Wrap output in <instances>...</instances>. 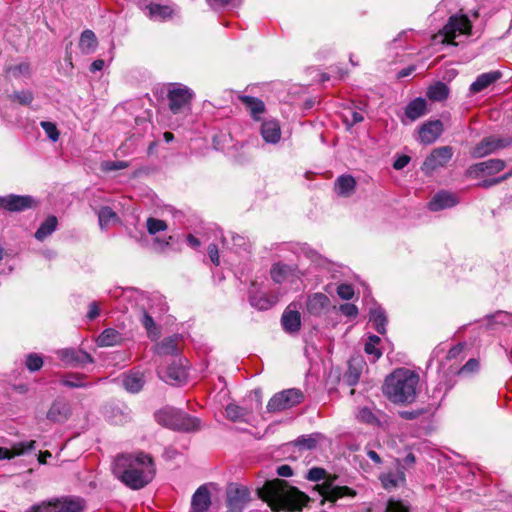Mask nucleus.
<instances>
[{
  "label": "nucleus",
  "mask_w": 512,
  "mask_h": 512,
  "mask_svg": "<svg viewBox=\"0 0 512 512\" xmlns=\"http://www.w3.org/2000/svg\"><path fill=\"white\" fill-rule=\"evenodd\" d=\"M112 472L127 487L138 490L152 481L155 467L148 454L138 452L117 456L113 462Z\"/></svg>",
  "instance_id": "1"
},
{
  "label": "nucleus",
  "mask_w": 512,
  "mask_h": 512,
  "mask_svg": "<svg viewBox=\"0 0 512 512\" xmlns=\"http://www.w3.org/2000/svg\"><path fill=\"white\" fill-rule=\"evenodd\" d=\"M258 494L274 511H298L309 501L305 493L280 479L266 481Z\"/></svg>",
  "instance_id": "2"
},
{
  "label": "nucleus",
  "mask_w": 512,
  "mask_h": 512,
  "mask_svg": "<svg viewBox=\"0 0 512 512\" xmlns=\"http://www.w3.org/2000/svg\"><path fill=\"white\" fill-rule=\"evenodd\" d=\"M419 375L399 368L386 377L383 392L393 403H411L416 397Z\"/></svg>",
  "instance_id": "3"
},
{
  "label": "nucleus",
  "mask_w": 512,
  "mask_h": 512,
  "mask_svg": "<svg viewBox=\"0 0 512 512\" xmlns=\"http://www.w3.org/2000/svg\"><path fill=\"white\" fill-rule=\"evenodd\" d=\"M306 478L313 482L324 480L322 484L316 486L320 495L327 501L335 502L343 497H355L356 491L348 486H338L334 484L336 477L327 476L325 469L313 467L308 471Z\"/></svg>",
  "instance_id": "4"
},
{
  "label": "nucleus",
  "mask_w": 512,
  "mask_h": 512,
  "mask_svg": "<svg viewBox=\"0 0 512 512\" xmlns=\"http://www.w3.org/2000/svg\"><path fill=\"white\" fill-rule=\"evenodd\" d=\"M155 417L158 423L173 430L190 432L198 430L200 426L197 418L172 407L161 409Z\"/></svg>",
  "instance_id": "5"
},
{
  "label": "nucleus",
  "mask_w": 512,
  "mask_h": 512,
  "mask_svg": "<svg viewBox=\"0 0 512 512\" xmlns=\"http://www.w3.org/2000/svg\"><path fill=\"white\" fill-rule=\"evenodd\" d=\"M84 501L80 498H63L42 502L32 506L27 512H82Z\"/></svg>",
  "instance_id": "6"
},
{
  "label": "nucleus",
  "mask_w": 512,
  "mask_h": 512,
  "mask_svg": "<svg viewBox=\"0 0 512 512\" xmlns=\"http://www.w3.org/2000/svg\"><path fill=\"white\" fill-rule=\"evenodd\" d=\"M303 400V393L299 389H287L276 393L267 404L268 412H280L290 409Z\"/></svg>",
  "instance_id": "7"
},
{
  "label": "nucleus",
  "mask_w": 512,
  "mask_h": 512,
  "mask_svg": "<svg viewBox=\"0 0 512 512\" xmlns=\"http://www.w3.org/2000/svg\"><path fill=\"white\" fill-rule=\"evenodd\" d=\"M453 149L450 146H442L435 148L424 160L421 170L426 175H431L436 170L445 167L452 159Z\"/></svg>",
  "instance_id": "8"
},
{
  "label": "nucleus",
  "mask_w": 512,
  "mask_h": 512,
  "mask_svg": "<svg viewBox=\"0 0 512 512\" xmlns=\"http://www.w3.org/2000/svg\"><path fill=\"white\" fill-rule=\"evenodd\" d=\"M470 30L471 24L466 16H451L441 33L435 38L440 37L443 43H452L457 34H469Z\"/></svg>",
  "instance_id": "9"
},
{
  "label": "nucleus",
  "mask_w": 512,
  "mask_h": 512,
  "mask_svg": "<svg viewBox=\"0 0 512 512\" xmlns=\"http://www.w3.org/2000/svg\"><path fill=\"white\" fill-rule=\"evenodd\" d=\"M192 92L182 85H174L168 92L169 108L174 114L184 113L190 109Z\"/></svg>",
  "instance_id": "10"
},
{
  "label": "nucleus",
  "mask_w": 512,
  "mask_h": 512,
  "mask_svg": "<svg viewBox=\"0 0 512 512\" xmlns=\"http://www.w3.org/2000/svg\"><path fill=\"white\" fill-rule=\"evenodd\" d=\"M250 501V492L244 486H231L227 491V505L231 512H243Z\"/></svg>",
  "instance_id": "11"
},
{
  "label": "nucleus",
  "mask_w": 512,
  "mask_h": 512,
  "mask_svg": "<svg viewBox=\"0 0 512 512\" xmlns=\"http://www.w3.org/2000/svg\"><path fill=\"white\" fill-rule=\"evenodd\" d=\"M56 354L67 366L76 367L87 363H93L92 356L81 349L64 348L58 350Z\"/></svg>",
  "instance_id": "12"
},
{
  "label": "nucleus",
  "mask_w": 512,
  "mask_h": 512,
  "mask_svg": "<svg viewBox=\"0 0 512 512\" xmlns=\"http://www.w3.org/2000/svg\"><path fill=\"white\" fill-rule=\"evenodd\" d=\"M159 376L166 383L171 385L181 384L185 382L187 378L186 370L182 364V360L178 359L177 362L174 361L170 366L163 369L161 368L158 371Z\"/></svg>",
  "instance_id": "13"
},
{
  "label": "nucleus",
  "mask_w": 512,
  "mask_h": 512,
  "mask_svg": "<svg viewBox=\"0 0 512 512\" xmlns=\"http://www.w3.org/2000/svg\"><path fill=\"white\" fill-rule=\"evenodd\" d=\"M505 167V164L500 159H489L487 161H483L477 164H474L469 167L468 174L471 177H480V176H491L500 171H502Z\"/></svg>",
  "instance_id": "14"
},
{
  "label": "nucleus",
  "mask_w": 512,
  "mask_h": 512,
  "mask_svg": "<svg viewBox=\"0 0 512 512\" xmlns=\"http://www.w3.org/2000/svg\"><path fill=\"white\" fill-rule=\"evenodd\" d=\"M443 133V123L440 120L428 121L419 128V141L429 145L434 143Z\"/></svg>",
  "instance_id": "15"
},
{
  "label": "nucleus",
  "mask_w": 512,
  "mask_h": 512,
  "mask_svg": "<svg viewBox=\"0 0 512 512\" xmlns=\"http://www.w3.org/2000/svg\"><path fill=\"white\" fill-rule=\"evenodd\" d=\"M33 202L34 201L30 196L11 194L5 197H0V208L11 212H18L30 208Z\"/></svg>",
  "instance_id": "16"
},
{
  "label": "nucleus",
  "mask_w": 512,
  "mask_h": 512,
  "mask_svg": "<svg viewBox=\"0 0 512 512\" xmlns=\"http://www.w3.org/2000/svg\"><path fill=\"white\" fill-rule=\"evenodd\" d=\"M145 14L153 21H166L176 15L175 9L170 5L150 3L144 8Z\"/></svg>",
  "instance_id": "17"
},
{
  "label": "nucleus",
  "mask_w": 512,
  "mask_h": 512,
  "mask_svg": "<svg viewBox=\"0 0 512 512\" xmlns=\"http://www.w3.org/2000/svg\"><path fill=\"white\" fill-rule=\"evenodd\" d=\"M34 440L13 443L11 448L0 447V460H11L35 449Z\"/></svg>",
  "instance_id": "18"
},
{
  "label": "nucleus",
  "mask_w": 512,
  "mask_h": 512,
  "mask_svg": "<svg viewBox=\"0 0 512 512\" xmlns=\"http://www.w3.org/2000/svg\"><path fill=\"white\" fill-rule=\"evenodd\" d=\"M330 306L329 298L323 293H314L310 295L306 302L307 311L319 316L326 312Z\"/></svg>",
  "instance_id": "19"
},
{
  "label": "nucleus",
  "mask_w": 512,
  "mask_h": 512,
  "mask_svg": "<svg viewBox=\"0 0 512 512\" xmlns=\"http://www.w3.org/2000/svg\"><path fill=\"white\" fill-rule=\"evenodd\" d=\"M458 203L456 195L441 191L433 196L430 200L428 207L431 211H440L443 209L451 208Z\"/></svg>",
  "instance_id": "20"
},
{
  "label": "nucleus",
  "mask_w": 512,
  "mask_h": 512,
  "mask_svg": "<svg viewBox=\"0 0 512 512\" xmlns=\"http://www.w3.org/2000/svg\"><path fill=\"white\" fill-rule=\"evenodd\" d=\"M260 133L266 143L276 144L281 139V129L277 120L270 119L262 123Z\"/></svg>",
  "instance_id": "21"
},
{
  "label": "nucleus",
  "mask_w": 512,
  "mask_h": 512,
  "mask_svg": "<svg viewBox=\"0 0 512 512\" xmlns=\"http://www.w3.org/2000/svg\"><path fill=\"white\" fill-rule=\"evenodd\" d=\"M503 140L496 139L494 137H487L483 139L472 151V156L475 158H481L488 154L493 153L498 148L504 147Z\"/></svg>",
  "instance_id": "22"
},
{
  "label": "nucleus",
  "mask_w": 512,
  "mask_h": 512,
  "mask_svg": "<svg viewBox=\"0 0 512 512\" xmlns=\"http://www.w3.org/2000/svg\"><path fill=\"white\" fill-rule=\"evenodd\" d=\"M71 414L70 405L62 400L55 401L47 412V418L53 422H64Z\"/></svg>",
  "instance_id": "23"
},
{
  "label": "nucleus",
  "mask_w": 512,
  "mask_h": 512,
  "mask_svg": "<svg viewBox=\"0 0 512 512\" xmlns=\"http://www.w3.org/2000/svg\"><path fill=\"white\" fill-rule=\"evenodd\" d=\"M211 504L210 493L205 486H200L192 496L193 512H205Z\"/></svg>",
  "instance_id": "24"
},
{
  "label": "nucleus",
  "mask_w": 512,
  "mask_h": 512,
  "mask_svg": "<svg viewBox=\"0 0 512 512\" xmlns=\"http://www.w3.org/2000/svg\"><path fill=\"white\" fill-rule=\"evenodd\" d=\"M427 111V103L424 98L418 97L410 101L405 108V117L413 122L425 115Z\"/></svg>",
  "instance_id": "25"
},
{
  "label": "nucleus",
  "mask_w": 512,
  "mask_h": 512,
  "mask_svg": "<svg viewBox=\"0 0 512 512\" xmlns=\"http://www.w3.org/2000/svg\"><path fill=\"white\" fill-rule=\"evenodd\" d=\"M290 307L284 311L281 322L285 331L293 333L300 329L301 317L298 311L292 310Z\"/></svg>",
  "instance_id": "26"
},
{
  "label": "nucleus",
  "mask_w": 512,
  "mask_h": 512,
  "mask_svg": "<svg viewBox=\"0 0 512 512\" xmlns=\"http://www.w3.org/2000/svg\"><path fill=\"white\" fill-rule=\"evenodd\" d=\"M296 270L297 269H296L295 265L276 263L271 268L270 274H271V278L273 279L274 282L283 283L290 276H294Z\"/></svg>",
  "instance_id": "27"
},
{
  "label": "nucleus",
  "mask_w": 512,
  "mask_h": 512,
  "mask_svg": "<svg viewBox=\"0 0 512 512\" xmlns=\"http://www.w3.org/2000/svg\"><path fill=\"white\" fill-rule=\"evenodd\" d=\"M380 480L386 490H392L405 483V474L401 469H397L382 474Z\"/></svg>",
  "instance_id": "28"
},
{
  "label": "nucleus",
  "mask_w": 512,
  "mask_h": 512,
  "mask_svg": "<svg viewBox=\"0 0 512 512\" xmlns=\"http://www.w3.org/2000/svg\"><path fill=\"white\" fill-rule=\"evenodd\" d=\"M382 414L380 413V411H374L372 408L370 407H360L355 416H356V419L361 422V423H364V424H367V425H370V426H380L381 425V419H380V416Z\"/></svg>",
  "instance_id": "29"
},
{
  "label": "nucleus",
  "mask_w": 512,
  "mask_h": 512,
  "mask_svg": "<svg viewBox=\"0 0 512 512\" xmlns=\"http://www.w3.org/2000/svg\"><path fill=\"white\" fill-rule=\"evenodd\" d=\"M500 77L501 73L499 71L483 73L479 75L477 79L471 84L470 91L473 93H478L487 88L492 83L496 82Z\"/></svg>",
  "instance_id": "30"
},
{
  "label": "nucleus",
  "mask_w": 512,
  "mask_h": 512,
  "mask_svg": "<svg viewBox=\"0 0 512 512\" xmlns=\"http://www.w3.org/2000/svg\"><path fill=\"white\" fill-rule=\"evenodd\" d=\"M122 342V336L121 334L113 329V328H107L105 329L96 340V343L99 347H111L120 345Z\"/></svg>",
  "instance_id": "31"
},
{
  "label": "nucleus",
  "mask_w": 512,
  "mask_h": 512,
  "mask_svg": "<svg viewBox=\"0 0 512 512\" xmlns=\"http://www.w3.org/2000/svg\"><path fill=\"white\" fill-rule=\"evenodd\" d=\"M356 186V181L351 175H341L335 182V191L338 195L343 197L350 196Z\"/></svg>",
  "instance_id": "32"
},
{
  "label": "nucleus",
  "mask_w": 512,
  "mask_h": 512,
  "mask_svg": "<svg viewBox=\"0 0 512 512\" xmlns=\"http://www.w3.org/2000/svg\"><path fill=\"white\" fill-rule=\"evenodd\" d=\"M144 382V376L140 372H131L123 378V386L131 393L139 392L143 388Z\"/></svg>",
  "instance_id": "33"
},
{
  "label": "nucleus",
  "mask_w": 512,
  "mask_h": 512,
  "mask_svg": "<svg viewBox=\"0 0 512 512\" xmlns=\"http://www.w3.org/2000/svg\"><path fill=\"white\" fill-rule=\"evenodd\" d=\"M278 302L277 296H267L258 292L250 296V303L259 310H268Z\"/></svg>",
  "instance_id": "34"
},
{
  "label": "nucleus",
  "mask_w": 512,
  "mask_h": 512,
  "mask_svg": "<svg viewBox=\"0 0 512 512\" xmlns=\"http://www.w3.org/2000/svg\"><path fill=\"white\" fill-rule=\"evenodd\" d=\"M241 101L249 110L251 116L255 120H260V115L263 114L265 111L264 102L258 98L251 96H242Z\"/></svg>",
  "instance_id": "35"
},
{
  "label": "nucleus",
  "mask_w": 512,
  "mask_h": 512,
  "mask_svg": "<svg viewBox=\"0 0 512 512\" xmlns=\"http://www.w3.org/2000/svg\"><path fill=\"white\" fill-rule=\"evenodd\" d=\"M177 337H169L164 339L162 342L157 344L154 347V351L158 356H168V355H177L178 354V346H177Z\"/></svg>",
  "instance_id": "36"
},
{
  "label": "nucleus",
  "mask_w": 512,
  "mask_h": 512,
  "mask_svg": "<svg viewBox=\"0 0 512 512\" xmlns=\"http://www.w3.org/2000/svg\"><path fill=\"white\" fill-rule=\"evenodd\" d=\"M97 44V38L93 31L85 30L82 32L79 41V48L83 54L93 53L97 48Z\"/></svg>",
  "instance_id": "37"
},
{
  "label": "nucleus",
  "mask_w": 512,
  "mask_h": 512,
  "mask_svg": "<svg viewBox=\"0 0 512 512\" xmlns=\"http://www.w3.org/2000/svg\"><path fill=\"white\" fill-rule=\"evenodd\" d=\"M449 95V88L443 82H436L427 89V97L432 101H443Z\"/></svg>",
  "instance_id": "38"
},
{
  "label": "nucleus",
  "mask_w": 512,
  "mask_h": 512,
  "mask_svg": "<svg viewBox=\"0 0 512 512\" xmlns=\"http://www.w3.org/2000/svg\"><path fill=\"white\" fill-rule=\"evenodd\" d=\"M370 321L378 333L385 334L387 318L382 308L378 307L370 311Z\"/></svg>",
  "instance_id": "39"
},
{
  "label": "nucleus",
  "mask_w": 512,
  "mask_h": 512,
  "mask_svg": "<svg viewBox=\"0 0 512 512\" xmlns=\"http://www.w3.org/2000/svg\"><path fill=\"white\" fill-rule=\"evenodd\" d=\"M56 226L57 218L55 216L48 217L35 232V238L40 241L44 240L46 237L52 234L53 231H55Z\"/></svg>",
  "instance_id": "40"
},
{
  "label": "nucleus",
  "mask_w": 512,
  "mask_h": 512,
  "mask_svg": "<svg viewBox=\"0 0 512 512\" xmlns=\"http://www.w3.org/2000/svg\"><path fill=\"white\" fill-rule=\"evenodd\" d=\"M225 412L226 417L233 422H245L249 414L247 409L236 404L227 405Z\"/></svg>",
  "instance_id": "41"
},
{
  "label": "nucleus",
  "mask_w": 512,
  "mask_h": 512,
  "mask_svg": "<svg viewBox=\"0 0 512 512\" xmlns=\"http://www.w3.org/2000/svg\"><path fill=\"white\" fill-rule=\"evenodd\" d=\"M99 225L102 229L118 221L117 214L108 206L102 207L98 211Z\"/></svg>",
  "instance_id": "42"
},
{
  "label": "nucleus",
  "mask_w": 512,
  "mask_h": 512,
  "mask_svg": "<svg viewBox=\"0 0 512 512\" xmlns=\"http://www.w3.org/2000/svg\"><path fill=\"white\" fill-rule=\"evenodd\" d=\"M380 342V338L376 335L369 336L364 346V351L367 355L372 356L373 360L376 361L382 356V351L377 348Z\"/></svg>",
  "instance_id": "43"
},
{
  "label": "nucleus",
  "mask_w": 512,
  "mask_h": 512,
  "mask_svg": "<svg viewBox=\"0 0 512 512\" xmlns=\"http://www.w3.org/2000/svg\"><path fill=\"white\" fill-rule=\"evenodd\" d=\"M156 314V311L153 306L149 308V311H144L143 318H142V324L145 327V329L148 332V335L150 337H156L158 335L156 331V327L154 324V320L152 318V315Z\"/></svg>",
  "instance_id": "44"
},
{
  "label": "nucleus",
  "mask_w": 512,
  "mask_h": 512,
  "mask_svg": "<svg viewBox=\"0 0 512 512\" xmlns=\"http://www.w3.org/2000/svg\"><path fill=\"white\" fill-rule=\"evenodd\" d=\"M232 249L236 254H243L250 252V244L249 241L240 235H236L232 237Z\"/></svg>",
  "instance_id": "45"
},
{
  "label": "nucleus",
  "mask_w": 512,
  "mask_h": 512,
  "mask_svg": "<svg viewBox=\"0 0 512 512\" xmlns=\"http://www.w3.org/2000/svg\"><path fill=\"white\" fill-rule=\"evenodd\" d=\"M510 315L504 311H497L494 314L486 317L487 326L493 328L495 324L506 325L509 321Z\"/></svg>",
  "instance_id": "46"
},
{
  "label": "nucleus",
  "mask_w": 512,
  "mask_h": 512,
  "mask_svg": "<svg viewBox=\"0 0 512 512\" xmlns=\"http://www.w3.org/2000/svg\"><path fill=\"white\" fill-rule=\"evenodd\" d=\"M84 376L81 374H72L64 377L61 380V383L64 386L71 387V388H81L88 386L84 381Z\"/></svg>",
  "instance_id": "47"
},
{
  "label": "nucleus",
  "mask_w": 512,
  "mask_h": 512,
  "mask_svg": "<svg viewBox=\"0 0 512 512\" xmlns=\"http://www.w3.org/2000/svg\"><path fill=\"white\" fill-rule=\"evenodd\" d=\"M319 438L320 434L302 436L295 441V444L301 448L310 450L316 447Z\"/></svg>",
  "instance_id": "48"
},
{
  "label": "nucleus",
  "mask_w": 512,
  "mask_h": 512,
  "mask_svg": "<svg viewBox=\"0 0 512 512\" xmlns=\"http://www.w3.org/2000/svg\"><path fill=\"white\" fill-rule=\"evenodd\" d=\"M355 360L349 362L348 371L345 373L344 379L349 386L357 384L360 378V369L354 365Z\"/></svg>",
  "instance_id": "49"
},
{
  "label": "nucleus",
  "mask_w": 512,
  "mask_h": 512,
  "mask_svg": "<svg viewBox=\"0 0 512 512\" xmlns=\"http://www.w3.org/2000/svg\"><path fill=\"white\" fill-rule=\"evenodd\" d=\"M40 126L52 142H57L59 140L60 133L55 123L50 121H41Z\"/></svg>",
  "instance_id": "50"
},
{
  "label": "nucleus",
  "mask_w": 512,
  "mask_h": 512,
  "mask_svg": "<svg viewBox=\"0 0 512 512\" xmlns=\"http://www.w3.org/2000/svg\"><path fill=\"white\" fill-rule=\"evenodd\" d=\"M10 99L17 101L21 105H29L33 101L34 96L31 91L23 90L10 95Z\"/></svg>",
  "instance_id": "51"
},
{
  "label": "nucleus",
  "mask_w": 512,
  "mask_h": 512,
  "mask_svg": "<svg viewBox=\"0 0 512 512\" xmlns=\"http://www.w3.org/2000/svg\"><path fill=\"white\" fill-rule=\"evenodd\" d=\"M409 506L401 500L390 499L384 512H409Z\"/></svg>",
  "instance_id": "52"
},
{
  "label": "nucleus",
  "mask_w": 512,
  "mask_h": 512,
  "mask_svg": "<svg viewBox=\"0 0 512 512\" xmlns=\"http://www.w3.org/2000/svg\"><path fill=\"white\" fill-rule=\"evenodd\" d=\"M167 229V225L163 220L156 218L147 219V230L150 234H156L157 232L164 231Z\"/></svg>",
  "instance_id": "53"
},
{
  "label": "nucleus",
  "mask_w": 512,
  "mask_h": 512,
  "mask_svg": "<svg viewBox=\"0 0 512 512\" xmlns=\"http://www.w3.org/2000/svg\"><path fill=\"white\" fill-rule=\"evenodd\" d=\"M344 122L348 127H352L353 125L360 123L364 120L362 113L354 110H348L343 115Z\"/></svg>",
  "instance_id": "54"
},
{
  "label": "nucleus",
  "mask_w": 512,
  "mask_h": 512,
  "mask_svg": "<svg viewBox=\"0 0 512 512\" xmlns=\"http://www.w3.org/2000/svg\"><path fill=\"white\" fill-rule=\"evenodd\" d=\"M129 165L126 161H104L101 163V169L104 172H111L115 170H122Z\"/></svg>",
  "instance_id": "55"
},
{
  "label": "nucleus",
  "mask_w": 512,
  "mask_h": 512,
  "mask_svg": "<svg viewBox=\"0 0 512 512\" xmlns=\"http://www.w3.org/2000/svg\"><path fill=\"white\" fill-rule=\"evenodd\" d=\"M42 365H43V360L39 355L30 354L27 356L26 366L30 371H32V372L37 371L42 367Z\"/></svg>",
  "instance_id": "56"
},
{
  "label": "nucleus",
  "mask_w": 512,
  "mask_h": 512,
  "mask_svg": "<svg viewBox=\"0 0 512 512\" xmlns=\"http://www.w3.org/2000/svg\"><path fill=\"white\" fill-rule=\"evenodd\" d=\"M337 294L343 300H350L354 296L353 286L346 283L340 284L337 287Z\"/></svg>",
  "instance_id": "57"
},
{
  "label": "nucleus",
  "mask_w": 512,
  "mask_h": 512,
  "mask_svg": "<svg viewBox=\"0 0 512 512\" xmlns=\"http://www.w3.org/2000/svg\"><path fill=\"white\" fill-rule=\"evenodd\" d=\"M479 368V362L476 359H470L467 363L459 370L460 375H469L476 372Z\"/></svg>",
  "instance_id": "58"
},
{
  "label": "nucleus",
  "mask_w": 512,
  "mask_h": 512,
  "mask_svg": "<svg viewBox=\"0 0 512 512\" xmlns=\"http://www.w3.org/2000/svg\"><path fill=\"white\" fill-rule=\"evenodd\" d=\"M339 310L343 315L350 318H355L358 315V308L351 303L341 305Z\"/></svg>",
  "instance_id": "59"
},
{
  "label": "nucleus",
  "mask_w": 512,
  "mask_h": 512,
  "mask_svg": "<svg viewBox=\"0 0 512 512\" xmlns=\"http://www.w3.org/2000/svg\"><path fill=\"white\" fill-rule=\"evenodd\" d=\"M510 174H505L503 176H500V177H496V178H491V179H485L481 182H479V186L480 187H483V188H489V187H492L496 184H499L500 182L504 181L505 179L508 178Z\"/></svg>",
  "instance_id": "60"
},
{
  "label": "nucleus",
  "mask_w": 512,
  "mask_h": 512,
  "mask_svg": "<svg viewBox=\"0 0 512 512\" xmlns=\"http://www.w3.org/2000/svg\"><path fill=\"white\" fill-rule=\"evenodd\" d=\"M208 254H209V257H210V260L212 261V263L215 265H219V263H220L219 251L215 244H210L208 246Z\"/></svg>",
  "instance_id": "61"
},
{
  "label": "nucleus",
  "mask_w": 512,
  "mask_h": 512,
  "mask_svg": "<svg viewBox=\"0 0 512 512\" xmlns=\"http://www.w3.org/2000/svg\"><path fill=\"white\" fill-rule=\"evenodd\" d=\"M410 162V157L407 155H401L393 163V167L396 170H401Z\"/></svg>",
  "instance_id": "62"
},
{
  "label": "nucleus",
  "mask_w": 512,
  "mask_h": 512,
  "mask_svg": "<svg viewBox=\"0 0 512 512\" xmlns=\"http://www.w3.org/2000/svg\"><path fill=\"white\" fill-rule=\"evenodd\" d=\"M100 313V309H99V306L96 302H91L89 304V310H88V313H87V317L90 319V320H93L95 319Z\"/></svg>",
  "instance_id": "63"
},
{
  "label": "nucleus",
  "mask_w": 512,
  "mask_h": 512,
  "mask_svg": "<svg viewBox=\"0 0 512 512\" xmlns=\"http://www.w3.org/2000/svg\"><path fill=\"white\" fill-rule=\"evenodd\" d=\"M277 474L281 477H291L293 475V471L289 465L285 464L277 468Z\"/></svg>",
  "instance_id": "64"
}]
</instances>
